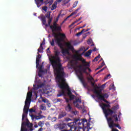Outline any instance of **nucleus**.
Listing matches in <instances>:
<instances>
[{
    "label": "nucleus",
    "instance_id": "c03bdc74",
    "mask_svg": "<svg viewBox=\"0 0 131 131\" xmlns=\"http://www.w3.org/2000/svg\"><path fill=\"white\" fill-rule=\"evenodd\" d=\"M46 18H47V19H49V18H51V14H50V13H47V14H46Z\"/></svg>",
    "mask_w": 131,
    "mask_h": 131
},
{
    "label": "nucleus",
    "instance_id": "4c0bfd02",
    "mask_svg": "<svg viewBox=\"0 0 131 131\" xmlns=\"http://www.w3.org/2000/svg\"><path fill=\"white\" fill-rule=\"evenodd\" d=\"M86 70H88V67L83 68L82 71H83L84 73H88V72H86Z\"/></svg>",
    "mask_w": 131,
    "mask_h": 131
},
{
    "label": "nucleus",
    "instance_id": "f704fd0d",
    "mask_svg": "<svg viewBox=\"0 0 131 131\" xmlns=\"http://www.w3.org/2000/svg\"><path fill=\"white\" fill-rule=\"evenodd\" d=\"M40 108L41 110H42L43 111H45V110H47V107H46V106H44L43 105H41Z\"/></svg>",
    "mask_w": 131,
    "mask_h": 131
},
{
    "label": "nucleus",
    "instance_id": "1a4fd4ad",
    "mask_svg": "<svg viewBox=\"0 0 131 131\" xmlns=\"http://www.w3.org/2000/svg\"><path fill=\"white\" fill-rule=\"evenodd\" d=\"M55 127L56 129H58L60 130H67V129H66V128H67V124H66V123L65 122H63V123H59L58 124H56L55 125Z\"/></svg>",
    "mask_w": 131,
    "mask_h": 131
},
{
    "label": "nucleus",
    "instance_id": "2eb2a0df",
    "mask_svg": "<svg viewBox=\"0 0 131 131\" xmlns=\"http://www.w3.org/2000/svg\"><path fill=\"white\" fill-rule=\"evenodd\" d=\"M52 30V32H56V31H61L62 29L61 26H56L55 27H52V28H50Z\"/></svg>",
    "mask_w": 131,
    "mask_h": 131
},
{
    "label": "nucleus",
    "instance_id": "dca6fc26",
    "mask_svg": "<svg viewBox=\"0 0 131 131\" xmlns=\"http://www.w3.org/2000/svg\"><path fill=\"white\" fill-rule=\"evenodd\" d=\"M66 46L67 47L68 50H71V51H74V47L72 46L71 43L67 42L66 43Z\"/></svg>",
    "mask_w": 131,
    "mask_h": 131
},
{
    "label": "nucleus",
    "instance_id": "e2e57ef3",
    "mask_svg": "<svg viewBox=\"0 0 131 131\" xmlns=\"http://www.w3.org/2000/svg\"><path fill=\"white\" fill-rule=\"evenodd\" d=\"M42 129H43V128H42V127H41V128H40L38 131H42Z\"/></svg>",
    "mask_w": 131,
    "mask_h": 131
},
{
    "label": "nucleus",
    "instance_id": "e433bc0d",
    "mask_svg": "<svg viewBox=\"0 0 131 131\" xmlns=\"http://www.w3.org/2000/svg\"><path fill=\"white\" fill-rule=\"evenodd\" d=\"M36 67H38V66H39V59H36Z\"/></svg>",
    "mask_w": 131,
    "mask_h": 131
},
{
    "label": "nucleus",
    "instance_id": "aec40b11",
    "mask_svg": "<svg viewBox=\"0 0 131 131\" xmlns=\"http://www.w3.org/2000/svg\"><path fill=\"white\" fill-rule=\"evenodd\" d=\"M67 115V113L66 112H62L61 114H59L58 115V119H61V118H63V117H65Z\"/></svg>",
    "mask_w": 131,
    "mask_h": 131
},
{
    "label": "nucleus",
    "instance_id": "a18cd8bd",
    "mask_svg": "<svg viewBox=\"0 0 131 131\" xmlns=\"http://www.w3.org/2000/svg\"><path fill=\"white\" fill-rule=\"evenodd\" d=\"M81 34H82V32H80L77 33L76 34V36H80V35H81Z\"/></svg>",
    "mask_w": 131,
    "mask_h": 131
},
{
    "label": "nucleus",
    "instance_id": "9b49d317",
    "mask_svg": "<svg viewBox=\"0 0 131 131\" xmlns=\"http://www.w3.org/2000/svg\"><path fill=\"white\" fill-rule=\"evenodd\" d=\"M94 93L97 95V98H98L99 100L103 101L105 97H104V95H101L102 94V90H97V89H94Z\"/></svg>",
    "mask_w": 131,
    "mask_h": 131
},
{
    "label": "nucleus",
    "instance_id": "680f3d73",
    "mask_svg": "<svg viewBox=\"0 0 131 131\" xmlns=\"http://www.w3.org/2000/svg\"><path fill=\"white\" fill-rule=\"evenodd\" d=\"M45 43L46 42H45V41H43L40 45H41V46H43V45H45Z\"/></svg>",
    "mask_w": 131,
    "mask_h": 131
},
{
    "label": "nucleus",
    "instance_id": "bb28decb",
    "mask_svg": "<svg viewBox=\"0 0 131 131\" xmlns=\"http://www.w3.org/2000/svg\"><path fill=\"white\" fill-rule=\"evenodd\" d=\"M106 84H107V83H105V84L101 85L100 86H97L95 89H96V90L99 89H105V86H106Z\"/></svg>",
    "mask_w": 131,
    "mask_h": 131
},
{
    "label": "nucleus",
    "instance_id": "473e14b6",
    "mask_svg": "<svg viewBox=\"0 0 131 131\" xmlns=\"http://www.w3.org/2000/svg\"><path fill=\"white\" fill-rule=\"evenodd\" d=\"M37 68H38L39 72H43V71L42 70V65L39 66H39Z\"/></svg>",
    "mask_w": 131,
    "mask_h": 131
},
{
    "label": "nucleus",
    "instance_id": "4d7b16f0",
    "mask_svg": "<svg viewBox=\"0 0 131 131\" xmlns=\"http://www.w3.org/2000/svg\"><path fill=\"white\" fill-rule=\"evenodd\" d=\"M66 121H70V120H71V119L68 118L67 119H66Z\"/></svg>",
    "mask_w": 131,
    "mask_h": 131
},
{
    "label": "nucleus",
    "instance_id": "6e6d98bb",
    "mask_svg": "<svg viewBox=\"0 0 131 131\" xmlns=\"http://www.w3.org/2000/svg\"><path fill=\"white\" fill-rule=\"evenodd\" d=\"M82 19V17H80L78 19L76 20L75 22H78L79 21H80V19Z\"/></svg>",
    "mask_w": 131,
    "mask_h": 131
},
{
    "label": "nucleus",
    "instance_id": "cd10ccee",
    "mask_svg": "<svg viewBox=\"0 0 131 131\" xmlns=\"http://www.w3.org/2000/svg\"><path fill=\"white\" fill-rule=\"evenodd\" d=\"M57 3H55L52 5L51 7V11H54V10H56V9H57Z\"/></svg>",
    "mask_w": 131,
    "mask_h": 131
},
{
    "label": "nucleus",
    "instance_id": "58836bf2",
    "mask_svg": "<svg viewBox=\"0 0 131 131\" xmlns=\"http://www.w3.org/2000/svg\"><path fill=\"white\" fill-rule=\"evenodd\" d=\"M77 4H78V1H75L73 5V8L77 7Z\"/></svg>",
    "mask_w": 131,
    "mask_h": 131
},
{
    "label": "nucleus",
    "instance_id": "774afa93",
    "mask_svg": "<svg viewBox=\"0 0 131 131\" xmlns=\"http://www.w3.org/2000/svg\"><path fill=\"white\" fill-rule=\"evenodd\" d=\"M81 32H82V33L83 32H86L85 29H83V30H82V31H81Z\"/></svg>",
    "mask_w": 131,
    "mask_h": 131
},
{
    "label": "nucleus",
    "instance_id": "5701e85b",
    "mask_svg": "<svg viewBox=\"0 0 131 131\" xmlns=\"http://www.w3.org/2000/svg\"><path fill=\"white\" fill-rule=\"evenodd\" d=\"M81 103V99L80 98H76L75 101L73 102L74 105H78V103Z\"/></svg>",
    "mask_w": 131,
    "mask_h": 131
},
{
    "label": "nucleus",
    "instance_id": "6ab92c4d",
    "mask_svg": "<svg viewBox=\"0 0 131 131\" xmlns=\"http://www.w3.org/2000/svg\"><path fill=\"white\" fill-rule=\"evenodd\" d=\"M31 102V99L30 98H26V101L25 102V106H30V102Z\"/></svg>",
    "mask_w": 131,
    "mask_h": 131
},
{
    "label": "nucleus",
    "instance_id": "13d9d810",
    "mask_svg": "<svg viewBox=\"0 0 131 131\" xmlns=\"http://www.w3.org/2000/svg\"><path fill=\"white\" fill-rule=\"evenodd\" d=\"M85 26H86V24H84L83 26L80 27V28L81 29L84 28Z\"/></svg>",
    "mask_w": 131,
    "mask_h": 131
},
{
    "label": "nucleus",
    "instance_id": "c756f323",
    "mask_svg": "<svg viewBox=\"0 0 131 131\" xmlns=\"http://www.w3.org/2000/svg\"><path fill=\"white\" fill-rule=\"evenodd\" d=\"M41 88V85H34V90L37 91L38 89H40Z\"/></svg>",
    "mask_w": 131,
    "mask_h": 131
},
{
    "label": "nucleus",
    "instance_id": "423d86ee",
    "mask_svg": "<svg viewBox=\"0 0 131 131\" xmlns=\"http://www.w3.org/2000/svg\"><path fill=\"white\" fill-rule=\"evenodd\" d=\"M53 34L54 37L55 38V39L56 43H57L58 47H59L60 49H62V42L65 40V38H66V35H65V34L60 33V37L58 38L59 35L57 33L53 32Z\"/></svg>",
    "mask_w": 131,
    "mask_h": 131
},
{
    "label": "nucleus",
    "instance_id": "412c9836",
    "mask_svg": "<svg viewBox=\"0 0 131 131\" xmlns=\"http://www.w3.org/2000/svg\"><path fill=\"white\" fill-rule=\"evenodd\" d=\"M88 80L90 81L92 86H95V82H93V81H95V79H94V78H93V77L92 76H90V78L88 77Z\"/></svg>",
    "mask_w": 131,
    "mask_h": 131
},
{
    "label": "nucleus",
    "instance_id": "6e6552de",
    "mask_svg": "<svg viewBox=\"0 0 131 131\" xmlns=\"http://www.w3.org/2000/svg\"><path fill=\"white\" fill-rule=\"evenodd\" d=\"M26 122L24 121L21 123L20 131H28V129L25 127V126H27V127H32V126H33L32 123L29 122L28 119L26 118Z\"/></svg>",
    "mask_w": 131,
    "mask_h": 131
},
{
    "label": "nucleus",
    "instance_id": "7c9ffc66",
    "mask_svg": "<svg viewBox=\"0 0 131 131\" xmlns=\"http://www.w3.org/2000/svg\"><path fill=\"white\" fill-rule=\"evenodd\" d=\"M43 124H45V122L43 121H39L38 123V126H40V127H42V126H43Z\"/></svg>",
    "mask_w": 131,
    "mask_h": 131
},
{
    "label": "nucleus",
    "instance_id": "0eeeda50",
    "mask_svg": "<svg viewBox=\"0 0 131 131\" xmlns=\"http://www.w3.org/2000/svg\"><path fill=\"white\" fill-rule=\"evenodd\" d=\"M82 54H77V55H74L73 58L75 60H76L77 63L78 61L82 62L83 66L84 67H90V63L85 61V59L82 58Z\"/></svg>",
    "mask_w": 131,
    "mask_h": 131
},
{
    "label": "nucleus",
    "instance_id": "f03ea898",
    "mask_svg": "<svg viewBox=\"0 0 131 131\" xmlns=\"http://www.w3.org/2000/svg\"><path fill=\"white\" fill-rule=\"evenodd\" d=\"M64 75L65 73L56 76V78L58 80V82H59L58 84V86L61 90L60 93L57 94V97L64 96L65 95V90L68 91V96H70L72 95L70 88H69V85H68L67 83L65 82L66 80L64 78Z\"/></svg>",
    "mask_w": 131,
    "mask_h": 131
},
{
    "label": "nucleus",
    "instance_id": "69168bd1",
    "mask_svg": "<svg viewBox=\"0 0 131 131\" xmlns=\"http://www.w3.org/2000/svg\"><path fill=\"white\" fill-rule=\"evenodd\" d=\"M91 40H88V43L89 44V45H90V43H91Z\"/></svg>",
    "mask_w": 131,
    "mask_h": 131
},
{
    "label": "nucleus",
    "instance_id": "20e7f679",
    "mask_svg": "<svg viewBox=\"0 0 131 131\" xmlns=\"http://www.w3.org/2000/svg\"><path fill=\"white\" fill-rule=\"evenodd\" d=\"M117 116V114H116L112 117L106 119L108 126L112 129L111 131H119L118 129L114 127H118L119 129H121V127L119 125V124L114 123V121L115 122H117V121H118V118Z\"/></svg>",
    "mask_w": 131,
    "mask_h": 131
},
{
    "label": "nucleus",
    "instance_id": "09e8293b",
    "mask_svg": "<svg viewBox=\"0 0 131 131\" xmlns=\"http://www.w3.org/2000/svg\"><path fill=\"white\" fill-rule=\"evenodd\" d=\"M70 100H73V99H74V95H70Z\"/></svg>",
    "mask_w": 131,
    "mask_h": 131
},
{
    "label": "nucleus",
    "instance_id": "f257e3e1",
    "mask_svg": "<svg viewBox=\"0 0 131 131\" xmlns=\"http://www.w3.org/2000/svg\"><path fill=\"white\" fill-rule=\"evenodd\" d=\"M60 52L58 51H55V56L52 57L53 59H50L51 65L56 72V76L61 74H64V69L62 68V63H61V59H60Z\"/></svg>",
    "mask_w": 131,
    "mask_h": 131
},
{
    "label": "nucleus",
    "instance_id": "c9c22d12",
    "mask_svg": "<svg viewBox=\"0 0 131 131\" xmlns=\"http://www.w3.org/2000/svg\"><path fill=\"white\" fill-rule=\"evenodd\" d=\"M42 98V102H43L44 103H49V100L47 99L43 98L42 97H41Z\"/></svg>",
    "mask_w": 131,
    "mask_h": 131
},
{
    "label": "nucleus",
    "instance_id": "a211bd4d",
    "mask_svg": "<svg viewBox=\"0 0 131 131\" xmlns=\"http://www.w3.org/2000/svg\"><path fill=\"white\" fill-rule=\"evenodd\" d=\"M37 7L39 8L43 4V0H35Z\"/></svg>",
    "mask_w": 131,
    "mask_h": 131
},
{
    "label": "nucleus",
    "instance_id": "2f4dec72",
    "mask_svg": "<svg viewBox=\"0 0 131 131\" xmlns=\"http://www.w3.org/2000/svg\"><path fill=\"white\" fill-rule=\"evenodd\" d=\"M55 40H56V39H52V41L50 42V43L52 47H55Z\"/></svg>",
    "mask_w": 131,
    "mask_h": 131
},
{
    "label": "nucleus",
    "instance_id": "79ce46f5",
    "mask_svg": "<svg viewBox=\"0 0 131 131\" xmlns=\"http://www.w3.org/2000/svg\"><path fill=\"white\" fill-rule=\"evenodd\" d=\"M42 9L43 10V11H45V12H47V11H48V7L43 6L42 7Z\"/></svg>",
    "mask_w": 131,
    "mask_h": 131
},
{
    "label": "nucleus",
    "instance_id": "4be33fe9",
    "mask_svg": "<svg viewBox=\"0 0 131 131\" xmlns=\"http://www.w3.org/2000/svg\"><path fill=\"white\" fill-rule=\"evenodd\" d=\"M62 48H60L61 50V52L63 54H69V51L68 49H64V47H63V43H62Z\"/></svg>",
    "mask_w": 131,
    "mask_h": 131
},
{
    "label": "nucleus",
    "instance_id": "ea45409f",
    "mask_svg": "<svg viewBox=\"0 0 131 131\" xmlns=\"http://www.w3.org/2000/svg\"><path fill=\"white\" fill-rule=\"evenodd\" d=\"M105 69H106V67L102 68L101 70H100V71H99L96 74H99V73H101V72H102V71H104V70H105Z\"/></svg>",
    "mask_w": 131,
    "mask_h": 131
},
{
    "label": "nucleus",
    "instance_id": "c85d7f7f",
    "mask_svg": "<svg viewBox=\"0 0 131 131\" xmlns=\"http://www.w3.org/2000/svg\"><path fill=\"white\" fill-rule=\"evenodd\" d=\"M32 97V93L29 92L27 94V98H29V99H31V97Z\"/></svg>",
    "mask_w": 131,
    "mask_h": 131
},
{
    "label": "nucleus",
    "instance_id": "ddd939ff",
    "mask_svg": "<svg viewBox=\"0 0 131 131\" xmlns=\"http://www.w3.org/2000/svg\"><path fill=\"white\" fill-rule=\"evenodd\" d=\"M28 111H29V105H24L23 110V114L22 115V121L24 120L25 118L27 117V114H28Z\"/></svg>",
    "mask_w": 131,
    "mask_h": 131
},
{
    "label": "nucleus",
    "instance_id": "72a5a7b5",
    "mask_svg": "<svg viewBox=\"0 0 131 131\" xmlns=\"http://www.w3.org/2000/svg\"><path fill=\"white\" fill-rule=\"evenodd\" d=\"M59 25H58V24H57V21H54L53 23V25H51L50 26V28H52V27H55V26H58Z\"/></svg>",
    "mask_w": 131,
    "mask_h": 131
},
{
    "label": "nucleus",
    "instance_id": "bf43d9fd",
    "mask_svg": "<svg viewBox=\"0 0 131 131\" xmlns=\"http://www.w3.org/2000/svg\"><path fill=\"white\" fill-rule=\"evenodd\" d=\"M77 67L78 68H82V65H79V66H77Z\"/></svg>",
    "mask_w": 131,
    "mask_h": 131
},
{
    "label": "nucleus",
    "instance_id": "052dcab7",
    "mask_svg": "<svg viewBox=\"0 0 131 131\" xmlns=\"http://www.w3.org/2000/svg\"><path fill=\"white\" fill-rule=\"evenodd\" d=\"M101 65V66H102V67H103V66H104V65H105V62L103 61Z\"/></svg>",
    "mask_w": 131,
    "mask_h": 131
},
{
    "label": "nucleus",
    "instance_id": "f3484780",
    "mask_svg": "<svg viewBox=\"0 0 131 131\" xmlns=\"http://www.w3.org/2000/svg\"><path fill=\"white\" fill-rule=\"evenodd\" d=\"M72 106H71L70 103H68L65 107L66 111H68V112H71V111H72Z\"/></svg>",
    "mask_w": 131,
    "mask_h": 131
},
{
    "label": "nucleus",
    "instance_id": "a19ab883",
    "mask_svg": "<svg viewBox=\"0 0 131 131\" xmlns=\"http://www.w3.org/2000/svg\"><path fill=\"white\" fill-rule=\"evenodd\" d=\"M52 122H56L57 121V117H54L51 119Z\"/></svg>",
    "mask_w": 131,
    "mask_h": 131
},
{
    "label": "nucleus",
    "instance_id": "f8f14e48",
    "mask_svg": "<svg viewBox=\"0 0 131 131\" xmlns=\"http://www.w3.org/2000/svg\"><path fill=\"white\" fill-rule=\"evenodd\" d=\"M78 77L81 81V83L82 84L84 88H86V85L88 84L85 82L84 81V80H83V75H82V72L80 71V70H79V75H78Z\"/></svg>",
    "mask_w": 131,
    "mask_h": 131
},
{
    "label": "nucleus",
    "instance_id": "338daca9",
    "mask_svg": "<svg viewBox=\"0 0 131 131\" xmlns=\"http://www.w3.org/2000/svg\"><path fill=\"white\" fill-rule=\"evenodd\" d=\"M66 101L67 103H69V99L66 98Z\"/></svg>",
    "mask_w": 131,
    "mask_h": 131
},
{
    "label": "nucleus",
    "instance_id": "37998d69",
    "mask_svg": "<svg viewBox=\"0 0 131 131\" xmlns=\"http://www.w3.org/2000/svg\"><path fill=\"white\" fill-rule=\"evenodd\" d=\"M30 113H35V110L33 109V108H30L29 110Z\"/></svg>",
    "mask_w": 131,
    "mask_h": 131
},
{
    "label": "nucleus",
    "instance_id": "a878e982",
    "mask_svg": "<svg viewBox=\"0 0 131 131\" xmlns=\"http://www.w3.org/2000/svg\"><path fill=\"white\" fill-rule=\"evenodd\" d=\"M92 52H93V50H90L85 54V57H90V55L92 54Z\"/></svg>",
    "mask_w": 131,
    "mask_h": 131
},
{
    "label": "nucleus",
    "instance_id": "393cba45",
    "mask_svg": "<svg viewBox=\"0 0 131 131\" xmlns=\"http://www.w3.org/2000/svg\"><path fill=\"white\" fill-rule=\"evenodd\" d=\"M80 10V8H77L74 12H72L70 15L69 17H71V16H73V15H75V14L77 13V12Z\"/></svg>",
    "mask_w": 131,
    "mask_h": 131
},
{
    "label": "nucleus",
    "instance_id": "49530a36",
    "mask_svg": "<svg viewBox=\"0 0 131 131\" xmlns=\"http://www.w3.org/2000/svg\"><path fill=\"white\" fill-rule=\"evenodd\" d=\"M39 52H38L37 54H38V56H37L36 57V59H40V58H41V56L40 55Z\"/></svg>",
    "mask_w": 131,
    "mask_h": 131
},
{
    "label": "nucleus",
    "instance_id": "864d4df0",
    "mask_svg": "<svg viewBox=\"0 0 131 131\" xmlns=\"http://www.w3.org/2000/svg\"><path fill=\"white\" fill-rule=\"evenodd\" d=\"M103 101V102H104L105 103H107L108 104V103H109V102L108 101H107V100L103 99V100H102Z\"/></svg>",
    "mask_w": 131,
    "mask_h": 131
},
{
    "label": "nucleus",
    "instance_id": "b1692460",
    "mask_svg": "<svg viewBox=\"0 0 131 131\" xmlns=\"http://www.w3.org/2000/svg\"><path fill=\"white\" fill-rule=\"evenodd\" d=\"M38 53H43V47H42V45H40V47L39 49H38Z\"/></svg>",
    "mask_w": 131,
    "mask_h": 131
},
{
    "label": "nucleus",
    "instance_id": "603ef678",
    "mask_svg": "<svg viewBox=\"0 0 131 131\" xmlns=\"http://www.w3.org/2000/svg\"><path fill=\"white\" fill-rule=\"evenodd\" d=\"M48 120H52V117H51V116H48Z\"/></svg>",
    "mask_w": 131,
    "mask_h": 131
},
{
    "label": "nucleus",
    "instance_id": "3c124183",
    "mask_svg": "<svg viewBox=\"0 0 131 131\" xmlns=\"http://www.w3.org/2000/svg\"><path fill=\"white\" fill-rule=\"evenodd\" d=\"M98 60V58L96 57L94 58V59L93 60V61H94V62H97Z\"/></svg>",
    "mask_w": 131,
    "mask_h": 131
},
{
    "label": "nucleus",
    "instance_id": "0e129e2a",
    "mask_svg": "<svg viewBox=\"0 0 131 131\" xmlns=\"http://www.w3.org/2000/svg\"><path fill=\"white\" fill-rule=\"evenodd\" d=\"M47 53H50V48H48L47 49Z\"/></svg>",
    "mask_w": 131,
    "mask_h": 131
},
{
    "label": "nucleus",
    "instance_id": "39448f33",
    "mask_svg": "<svg viewBox=\"0 0 131 131\" xmlns=\"http://www.w3.org/2000/svg\"><path fill=\"white\" fill-rule=\"evenodd\" d=\"M100 106L103 110V113L106 119H108V118H108V116H109V115L111 116L114 113V112H113V111L110 109V107H111V106H110V104H106L104 103H102L100 104Z\"/></svg>",
    "mask_w": 131,
    "mask_h": 131
},
{
    "label": "nucleus",
    "instance_id": "5fc2aeb1",
    "mask_svg": "<svg viewBox=\"0 0 131 131\" xmlns=\"http://www.w3.org/2000/svg\"><path fill=\"white\" fill-rule=\"evenodd\" d=\"M70 2V0H65L64 1V4H68Z\"/></svg>",
    "mask_w": 131,
    "mask_h": 131
},
{
    "label": "nucleus",
    "instance_id": "4468645a",
    "mask_svg": "<svg viewBox=\"0 0 131 131\" xmlns=\"http://www.w3.org/2000/svg\"><path fill=\"white\" fill-rule=\"evenodd\" d=\"M31 117H32V118H33V119H35L36 120H38L39 119H42V118H46V116H42L41 115H38V116L32 115Z\"/></svg>",
    "mask_w": 131,
    "mask_h": 131
},
{
    "label": "nucleus",
    "instance_id": "8fccbe9b",
    "mask_svg": "<svg viewBox=\"0 0 131 131\" xmlns=\"http://www.w3.org/2000/svg\"><path fill=\"white\" fill-rule=\"evenodd\" d=\"M46 126H50L51 125V124H50V122H47L46 123H45Z\"/></svg>",
    "mask_w": 131,
    "mask_h": 131
},
{
    "label": "nucleus",
    "instance_id": "7ed1b4c3",
    "mask_svg": "<svg viewBox=\"0 0 131 131\" xmlns=\"http://www.w3.org/2000/svg\"><path fill=\"white\" fill-rule=\"evenodd\" d=\"M82 124L83 127H86L85 124H88V120L85 119H82L79 120V119H75L73 122L69 123L68 126L70 127V129L67 130L68 131H77V125L80 126Z\"/></svg>",
    "mask_w": 131,
    "mask_h": 131
},
{
    "label": "nucleus",
    "instance_id": "de8ad7c7",
    "mask_svg": "<svg viewBox=\"0 0 131 131\" xmlns=\"http://www.w3.org/2000/svg\"><path fill=\"white\" fill-rule=\"evenodd\" d=\"M103 97L104 98H106V99L108 98L109 97V95H108V94L105 93L104 95H103Z\"/></svg>",
    "mask_w": 131,
    "mask_h": 131
},
{
    "label": "nucleus",
    "instance_id": "9d476101",
    "mask_svg": "<svg viewBox=\"0 0 131 131\" xmlns=\"http://www.w3.org/2000/svg\"><path fill=\"white\" fill-rule=\"evenodd\" d=\"M48 19V25L46 24V23H47V19L46 18V16H41V21L42 22V24H43V25H45V26L46 27H48V26H51V23H52V21L53 20V17H51Z\"/></svg>",
    "mask_w": 131,
    "mask_h": 131
}]
</instances>
